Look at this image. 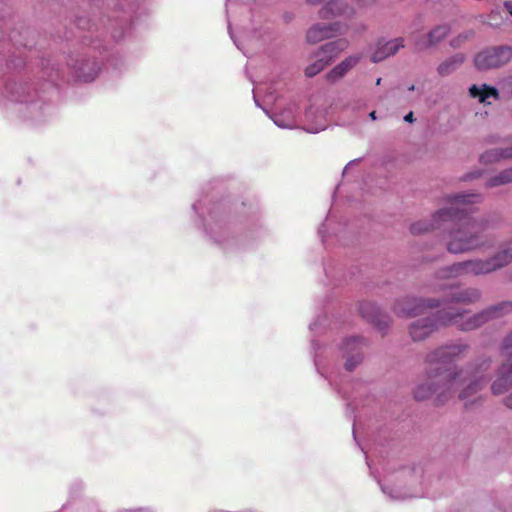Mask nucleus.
<instances>
[{"mask_svg":"<svg viewBox=\"0 0 512 512\" xmlns=\"http://www.w3.org/2000/svg\"><path fill=\"white\" fill-rule=\"evenodd\" d=\"M482 201L480 194L457 193L446 197L447 206L436 211L431 221L421 220L410 226L414 235L445 229L449 224L454 227L450 232L447 250L453 254L467 253L484 248L487 244L485 232L496 229L500 218L488 215L478 219L469 215L474 205Z\"/></svg>","mask_w":512,"mask_h":512,"instance_id":"obj_1","label":"nucleus"},{"mask_svg":"<svg viewBox=\"0 0 512 512\" xmlns=\"http://www.w3.org/2000/svg\"><path fill=\"white\" fill-rule=\"evenodd\" d=\"M490 359H483L469 369L430 367L426 383L418 385L414 390L416 400H426L435 396L437 404H444L452 399L456 392L462 401H468L488 383Z\"/></svg>","mask_w":512,"mask_h":512,"instance_id":"obj_2","label":"nucleus"},{"mask_svg":"<svg viewBox=\"0 0 512 512\" xmlns=\"http://www.w3.org/2000/svg\"><path fill=\"white\" fill-rule=\"evenodd\" d=\"M510 313H512V302L502 301L474 315H469L466 310L458 309L455 314L451 315L443 322L446 324H455V326L462 331H470L481 327L491 320L502 318Z\"/></svg>","mask_w":512,"mask_h":512,"instance_id":"obj_3","label":"nucleus"},{"mask_svg":"<svg viewBox=\"0 0 512 512\" xmlns=\"http://www.w3.org/2000/svg\"><path fill=\"white\" fill-rule=\"evenodd\" d=\"M458 311L456 308H448L438 311L432 316H428L414 321L409 325V334L413 341H422L429 337L433 332L442 326H448L444 323L451 315Z\"/></svg>","mask_w":512,"mask_h":512,"instance_id":"obj_4","label":"nucleus"},{"mask_svg":"<svg viewBox=\"0 0 512 512\" xmlns=\"http://www.w3.org/2000/svg\"><path fill=\"white\" fill-rule=\"evenodd\" d=\"M512 59V47L508 45L493 46L479 52L474 59L477 69L486 71L504 66Z\"/></svg>","mask_w":512,"mask_h":512,"instance_id":"obj_5","label":"nucleus"},{"mask_svg":"<svg viewBox=\"0 0 512 512\" xmlns=\"http://www.w3.org/2000/svg\"><path fill=\"white\" fill-rule=\"evenodd\" d=\"M469 351V345L464 342H455L443 345L426 356V363L433 367L438 364H449L463 358Z\"/></svg>","mask_w":512,"mask_h":512,"instance_id":"obj_6","label":"nucleus"},{"mask_svg":"<svg viewBox=\"0 0 512 512\" xmlns=\"http://www.w3.org/2000/svg\"><path fill=\"white\" fill-rule=\"evenodd\" d=\"M447 277H458L465 275H487L493 273L488 258H475L454 263L445 269Z\"/></svg>","mask_w":512,"mask_h":512,"instance_id":"obj_7","label":"nucleus"},{"mask_svg":"<svg viewBox=\"0 0 512 512\" xmlns=\"http://www.w3.org/2000/svg\"><path fill=\"white\" fill-rule=\"evenodd\" d=\"M438 306L439 302L435 299L407 297L395 303L394 312L400 317H417L425 314L426 309Z\"/></svg>","mask_w":512,"mask_h":512,"instance_id":"obj_8","label":"nucleus"},{"mask_svg":"<svg viewBox=\"0 0 512 512\" xmlns=\"http://www.w3.org/2000/svg\"><path fill=\"white\" fill-rule=\"evenodd\" d=\"M364 345V339L361 337H352L344 343L343 351L346 357L345 366L346 369L353 370L363 358L362 346Z\"/></svg>","mask_w":512,"mask_h":512,"instance_id":"obj_9","label":"nucleus"},{"mask_svg":"<svg viewBox=\"0 0 512 512\" xmlns=\"http://www.w3.org/2000/svg\"><path fill=\"white\" fill-rule=\"evenodd\" d=\"M403 47L404 38L402 37L386 42L379 40L376 44V49L371 56V60L374 63L383 61L387 57L395 55Z\"/></svg>","mask_w":512,"mask_h":512,"instance_id":"obj_10","label":"nucleus"},{"mask_svg":"<svg viewBox=\"0 0 512 512\" xmlns=\"http://www.w3.org/2000/svg\"><path fill=\"white\" fill-rule=\"evenodd\" d=\"M493 272L501 270L512 263V242H504L498 250L488 257Z\"/></svg>","mask_w":512,"mask_h":512,"instance_id":"obj_11","label":"nucleus"},{"mask_svg":"<svg viewBox=\"0 0 512 512\" xmlns=\"http://www.w3.org/2000/svg\"><path fill=\"white\" fill-rule=\"evenodd\" d=\"M512 387V360L503 363L498 371L497 379L492 383L491 390L494 395H500Z\"/></svg>","mask_w":512,"mask_h":512,"instance_id":"obj_12","label":"nucleus"},{"mask_svg":"<svg viewBox=\"0 0 512 512\" xmlns=\"http://www.w3.org/2000/svg\"><path fill=\"white\" fill-rule=\"evenodd\" d=\"M340 28L339 23L329 25L316 24L307 31V40L310 43H318L339 32Z\"/></svg>","mask_w":512,"mask_h":512,"instance_id":"obj_13","label":"nucleus"},{"mask_svg":"<svg viewBox=\"0 0 512 512\" xmlns=\"http://www.w3.org/2000/svg\"><path fill=\"white\" fill-rule=\"evenodd\" d=\"M347 47L348 41L346 39H337L321 46L318 53L329 65Z\"/></svg>","mask_w":512,"mask_h":512,"instance_id":"obj_14","label":"nucleus"},{"mask_svg":"<svg viewBox=\"0 0 512 512\" xmlns=\"http://www.w3.org/2000/svg\"><path fill=\"white\" fill-rule=\"evenodd\" d=\"M352 12L342 0H331L319 11V17L330 19L340 15H346Z\"/></svg>","mask_w":512,"mask_h":512,"instance_id":"obj_15","label":"nucleus"},{"mask_svg":"<svg viewBox=\"0 0 512 512\" xmlns=\"http://www.w3.org/2000/svg\"><path fill=\"white\" fill-rule=\"evenodd\" d=\"M465 59L466 56L463 53H456L452 55L438 65V74L442 77L450 75L465 62Z\"/></svg>","mask_w":512,"mask_h":512,"instance_id":"obj_16","label":"nucleus"},{"mask_svg":"<svg viewBox=\"0 0 512 512\" xmlns=\"http://www.w3.org/2000/svg\"><path fill=\"white\" fill-rule=\"evenodd\" d=\"M450 32V28L447 25H439L432 29L427 35V42L421 43L416 42V49H424L430 46L436 45L440 41H442Z\"/></svg>","mask_w":512,"mask_h":512,"instance_id":"obj_17","label":"nucleus"},{"mask_svg":"<svg viewBox=\"0 0 512 512\" xmlns=\"http://www.w3.org/2000/svg\"><path fill=\"white\" fill-rule=\"evenodd\" d=\"M469 94L473 98H477L480 103L482 104H489L490 102L488 99L490 97H493L494 99L499 98V92L496 88L490 87L486 84H483L482 86L472 85L469 88Z\"/></svg>","mask_w":512,"mask_h":512,"instance_id":"obj_18","label":"nucleus"},{"mask_svg":"<svg viewBox=\"0 0 512 512\" xmlns=\"http://www.w3.org/2000/svg\"><path fill=\"white\" fill-rule=\"evenodd\" d=\"M359 60L360 56L347 57L327 74V80L335 81L342 78L351 68H353L359 62Z\"/></svg>","mask_w":512,"mask_h":512,"instance_id":"obj_19","label":"nucleus"},{"mask_svg":"<svg viewBox=\"0 0 512 512\" xmlns=\"http://www.w3.org/2000/svg\"><path fill=\"white\" fill-rule=\"evenodd\" d=\"M481 297V292L476 288L457 290L449 294V299L456 303H474Z\"/></svg>","mask_w":512,"mask_h":512,"instance_id":"obj_20","label":"nucleus"},{"mask_svg":"<svg viewBox=\"0 0 512 512\" xmlns=\"http://www.w3.org/2000/svg\"><path fill=\"white\" fill-rule=\"evenodd\" d=\"M512 158V146L507 148H495L485 151L480 156V162L484 164L494 163L501 159Z\"/></svg>","mask_w":512,"mask_h":512,"instance_id":"obj_21","label":"nucleus"},{"mask_svg":"<svg viewBox=\"0 0 512 512\" xmlns=\"http://www.w3.org/2000/svg\"><path fill=\"white\" fill-rule=\"evenodd\" d=\"M512 183V167L499 172L491 177L485 184L487 188H493Z\"/></svg>","mask_w":512,"mask_h":512,"instance_id":"obj_22","label":"nucleus"},{"mask_svg":"<svg viewBox=\"0 0 512 512\" xmlns=\"http://www.w3.org/2000/svg\"><path fill=\"white\" fill-rule=\"evenodd\" d=\"M317 60L311 65L307 66L305 69V75L307 77H313L320 73L327 65V61H325L321 55L317 52L316 54Z\"/></svg>","mask_w":512,"mask_h":512,"instance_id":"obj_23","label":"nucleus"},{"mask_svg":"<svg viewBox=\"0 0 512 512\" xmlns=\"http://www.w3.org/2000/svg\"><path fill=\"white\" fill-rule=\"evenodd\" d=\"M474 37V31L473 30H467L463 33H460L458 36L453 38L450 42V45L453 48H459L461 47L465 42L472 39Z\"/></svg>","mask_w":512,"mask_h":512,"instance_id":"obj_24","label":"nucleus"},{"mask_svg":"<svg viewBox=\"0 0 512 512\" xmlns=\"http://www.w3.org/2000/svg\"><path fill=\"white\" fill-rule=\"evenodd\" d=\"M487 22L493 27H500L504 23V17L499 9L492 10L487 16Z\"/></svg>","mask_w":512,"mask_h":512,"instance_id":"obj_25","label":"nucleus"},{"mask_svg":"<svg viewBox=\"0 0 512 512\" xmlns=\"http://www.w3.org/2000/svg\"><path fill=\"white\" fill-rule=\"evenodd\" d=\"M370 321L373 322L380 331H384L390 325V319L388 316H383L380 314L374 315L370 317Z\"/></svg>","mask_w":512,"mask_h":512,"instance_id":"obj_26","label":"nucleus"},{"mask_svg":"<svg viewBox=\"0 0 512 512\" xmlns=\"http://www.w3.org/2000/svg\"><path fill=\"white\" fill-rule=\"evenodd\" d=\"M512 350V332L505 337L502 343V352L508 354Z\"/></svg>","mask_w":512,"mask_h":512,"instance_id":"obj_27","label":"nucleus"},{"mask_svg":"<svg viewBox=\"0 0 512 512\" xmlns=\"http://www.w3.org/2000/svg\"><path fill=\"white\" fill-rule=\"evenodd\" d=\"M502 87L508 94L512 95V75L503 80Z\"/></svg>","mask_w":512,"mask_h":512,"instance_id":"obj_28","label":"nucleus"},{"mask_svg":"<svg viewBox=\"0 0 512 512\" xmlns=\"http://www.w3.org/2000/svg\"><path fill=\"white\" fill-rule=\"evenodd\" d=\"M503 403L507 408L512 409V392L504 398Z\"/></svg>","mask_w":512,"mask_h":512,"instance_id":"obj_29","label":"nucleus"},{"mask_svg":"<svg viewBox=\"0 0 512 512\" xmlns=\"http://www.w3.org/2000/svg\"><path fill=\"white\" fill-rule=\"evenodd\" d=\"M503 6H504L505 10L507 11V13L510 16H512V0L505 1L503 3Z\"/></svg>","mask_w":512,"mask_h":512,"instance_id":"obj_30","label":"nucleus"},{"mask_svg":"<svg viewBox=\"0 0 512 512\" xmlns=\"http://www.w3.org/2000/svg\"><path fill=\"white\" fill-rule=\"evenodd\" d=\"M404 120H405L406 122H409V123L414 122V115H413V112H409V113L404 117Z\"/></svg>","mask_w":512,"mask_h":512,"instance_id":"obj_31","label":"nucleus"},{"mask_svg":"<svg viewBox=\"0 0 512 512\" xmlns=\"http://www.w3.org/2000/svg\"><path fill=\"white\" fill-rule=\"evenodd\" d=\"M362 5L373 3L375 0H357Z\"/></svg>","mask_w":512,"mask_h":512,"instance_id":"obj_32","label":"nucleus"},{"mask_svg":"<svg viewBox=\"0 0 512 512\" xmlns=\"http://www.w3.org/2000/svg\"><path fill=\"white\" fill-rule=\"evenodd\" d=\"M306 1L310 4L316 5V4L320 3L321 0H306Z\"/></svg>","mask_w":512,"mask_h":512,"instance_id":"obj_33","label":"nucleus"},{"mask_svg":"<svg viewBox=\"0 0 512 512\" xmlns=\"http://www.w3.org/2000/svg\"><path fill=\"white\" fill-rule=\"evenodd\" d=\"M369 116H370V118H371L372 120H376V118H377V117H376V112H375V111H372V112L369 114Z\"/></svg>","mask_w":512,"mask_h":512,"instance_id":"obj_34","label":"nucleus"},{"mask_svg":"<svg viewBox=\"0 0 512 512\" xmlns=\"http://www.w3.org/2000/svg\"><path fill=\"white\" fill-rule=\"evenodd\" d=\"M360 312L363 314V316L369 317L365 312V307H361Z\"/></svg>","mask_w":512,"mask_h":512,"instance_id":"obj_35","label":"nucleus"},{"mask_svg":"<svg viewBox=\"0 0 512 512\" xmlns=\"http://www.w3.org/2000/svg\"><path fill=\"white\" fill-rule=\"evenodd\" d=\"M380 83H381V78H378L376 81V85H380Z\"/></svg>","mask_w":512,"mask_h":512,"instance_id":"obj_36","label":"nucleus"},{"mask_svg":"<svg viewBox=\"0 0 512 512\" xmlns=\"http://www.w3.org/2000/svg\"><path fill=\"white\" fill-rule=\"evenodd\" d=\"M414 88H415V87H414V85H411V86L408 88V90H409V91H413V90H414Z\"/></svg>","mask_w":512,"mask_h":512,"instance_id":"obj_37","label":"nucleus"}]
</instances>
